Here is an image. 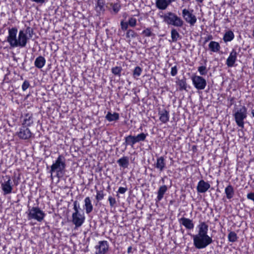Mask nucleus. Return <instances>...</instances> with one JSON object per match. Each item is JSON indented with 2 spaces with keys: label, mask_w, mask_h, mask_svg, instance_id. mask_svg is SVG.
Listing matches in <instances>:
<instances>
[{
  "label": "nucleus",
  "mask_w": 254,
  "mask_h": 254,
  "mask_svg": "<svg viewBox=\"0 0 254 254\" xmlns=\"http://www.w3.org/2000/svg\"><path fill=\"white\" fill-rule=\"evenodd\" d=\"M17 29L16 27L8 29L7 41L10 47L12 48L25 47L29 39L27 34L30 33L31 28L28 27L25 32L23 30H20L18 33V37H17Z\"/></svg>",
  "instance_id": "obj_1"
},
{
  "label": "nucleus",
  "mask_w": 254,
  "mask_h": 254,
  "mask_svg": "<svg viewBox=\"0 0 254 254\" xmlns=\"http://www.w3.org/2000/svg\"><path fill=\"white\" fill-rule=\"evenodd\" d=\"M193 245L198 249L205 248L211 244L212 242V238L208 235H193L192 236Z\"/></svg>",
  "instance_id": "obj_2"
},
{
  "label": "nucleus",
  "mask_w": 254,
  "mask_h": 254,
  "mask_svg": "<svg viewBox=\"0 0 254 254\" xmlns=\"http://www.w3.org/2000/svg\"><path fill=\"white\" fill-rule=\"evenodd\" d=\"M65 166L64 157L62 155H59L51 167V175L52 176L53 173L56 172L57 177H60L64 173Z\"/></svg>",
  "instance_id": "obj_3"
},
{
  "label": "nucleus",
  "mask_w": 254,
  "mask_h": 254,
  "mask_svg": "<svg viewBox=\"0 0 254 254\" xmlns=\"http://www.w3.org/2000/svg\"><path fill=\"white\" fill-rule=\"evenodd\" d=\"M161 17L163 19V21L169 25L181 27L184 24V21L181 18L171 12H168Z\"/></svg>",
  "instance_id": "obj_4"
},
{
  "label": "nucleus",
  "mask_w": 254,
  "mask_h": 254,
  "mask_svg": "<svg viewBox=\"0 0 254 254\" xmlns=\"http://www.w3.org/2000/svg\"><path fill=\"white\" fill-rule=\"evenodd\" d=\"M233 116L237 125L241 128L244 127V120L247 117V109L244 106L240 108H236L233 112Z\"/></svg>",
  "instance_id": "obj_5"
},
{
  "label": "nucleus",
  "mask_w": 254,
  "mask_h": 254,
  "mask_svg": "<svg viewBox=\"0 0 254 254\" xmlns=\"http://www.w3.org/2000/svg\"><path fill=\"white\" fill-rule=\"evenodd\" d=\"M46 216L45 213L38 207H32L28 209L27 217L28 220H35L38 222L43 220Z\"/></svg>",
  "instance_id": "obj_6"
},
{
  "label": "nucleus",
  "mask_w": 254,
  "mask_h": 254,
  "mask_svg": "<svg viewBox=\"0 0 254 254\" xmlns=\"http://www.w3.org/2000/svg\"><path fill=\"white\" fill-rule=\"evenodd\" d=\"M192 84L197 90H203L206 86V80L199 75H193L191 77Z\"/></svg>",
  "instance_id": "obj_7"
},
{
  "label": "nucleus",
  "mask_w": 254,
  "mask_h": 254,
  "mask_svg": "<svg viewBox=\"0 0 254 254\" xmlns=\"http://www.w3.org/2000/svg\"><path fill=\"white\" fill-rule=\"evenodd\" d=\"M72 222L77 228L81 227L85 222V216L84 214L80 212H73L72 214Z\"/></svg>",
  "instance_id": "obj_8"
},
{
  "label": "nucleus",
  "mask_w": 254,
  "mask_h": 254,
  "mask_svg": "<svg viewBox=\"0 0 254 254\" xmlns=\"http://www.w3.org/2000/svg\"><path fill=\"white\" fill-rule=\"evenodd\" d=\"M109 245L107 241H99L95 246V254H106L109 251Z\"/></svg>",
  "instance_id": "obj_9"
},
{
  "label": "nucleus",
  "mask_w": 254,
  "mask_h": 254,
  "mask_svg": "<svg viewBox=\"0 0 254 254\" xmlns=\"http://www.w3.org/2000/svg\"><path fill=\"white\" fill-rule=\"evenodd\" d=\"M192 10L190 11L187 9H184L182 11L183 16L185 21L191 26H193L196 22V17L192 13Z\"/></svg>",
  "instance_id": "obj_10"
},
{
  "label": "nucleus",
  "mask_w": 254,
  "mask_h": 254,
  "mask_svg": "<svg viewBox=\"0 0 254 254\" xmlns=\"http://www.w3.org/2000/svg\"><path fill=\"white\" fill-rule=\"evenodd\" d=\"M5 179L1 184V188L4 194H7L11 193L12 190V185L10 177L9 176H5Z\"/></svg>",
  "instance_id": "obj_11"
},
{
  "label": "nucleus",
  "mask_w": 254,
  "mask_h": 254,
  "mask_svg": "<svg viewBox=\"0 0 254 254\" xmlns=\"http://www.w3.org/2000/svg\"><path fill=\"white\" fill-rule=\"evenodd\" d=\"M237 53L235 49H233L227 59L226 64L228 67H233L237 61Z\"/></svg>",
  "instance_id": "obj_12"
},
{
  "label": "nucleus",
  "mask_w": 254,
  "mask_h": 254,
  "mask_svg": "<svg viewBox=\"0 0 254 254\" xmlns=\"http://www.w3.org/2000/svg\"><path fill=\"white\" fill-rule=\"evenodd\" d=\"M210 187V185L208 182L202 180L198 182L196 189L198 192L204 193L208 190Z\"/></svg>",
  "instance_id": "obj_13"
},
{
  "label": "nucleus",
  "mask_w": 254,
  "mask_h": 254,
  "mask_svg": "<svg viewBox=\"0 0 254 254\" xmlns=\"http://www.w3.org/2000/svg\"><path fill=\"white\" fill-rule=\"evenodd\" d=\"M179 222L188 230H192L194 228V225L193 221L189 218L182 217L179 220Z\"/></svg>",
  "instance_id": "obj_14"
},
{
  "label": "nucleus",
  "mask_w": 254,
  "mask_h": 254,
  "mask_svg": "<svg viewBox=\"0 0 254 254\" xmlns=\"http://www.w3.org/2000/svg\"><path fill=\"white\" fill-rule=\"evenodd\" d=\"M176 0H156V6L160 10H165L171 4Z\"/></svg>",
  "instance_id": "obj_15"
},
{
  "label": "nucleus",
  "mask_w": 254,
  "mask_h": 254,
  "mask_svg": "<svg viewBox=\"0 0 254 254\" xmlns=\"http://www.w3.org/2000/svg\"><path fill=\"white\" fill-rule=\"evenodd\" d=\"M17 134L20 138L27 139L31 136L32 133L29 128L23 127L20 129Z\"/></svg>",
  "instance_id": "obj_16"
},
{
  "label": "nucleus",
  "mask_w": 254,
  "mask_h": 254,
  "mask_svg": "<svg viewBox=\"0 0 254 254\" xmlns=\"http://www.w3.org/2000/svg\"><path fill=\"white\" fill-rule=\"evenodd\" d=\"M159 120L164 124L167 123L170 119L169 112L166 109L159 111Z\"/></svg>",
  "instance_id": "obj_17"
},
{
  "label": "nucleus",
  "mask_w": 254,
  "mask_h": 254,
  "mask_svg": "<svg viewBox=\"0 0 254 254\" xmlns=\"http://www.w3.org/2000/svg\"><path fill=\"white\" fill-rule=\"evenodd\" d=\"M197 227L198 228L197 235H208V226L205 222H200Z\"/></svg>",
  "instance_id": "obj_18"
},
{
  "label": "nucleus",
  "mask_w": 254,
  "mask_h": 254,
  "mask_svg": "<svg viewBox=\"0 0 254 254\" xmlns=\"http://www.w3.org/2000/svg\"><path fill=\"white\" fill-rule=\"evenodd\" d=\"M154 166L155 167L158 169L160 171H163L166 166V163L164 157L161 156L158 158L156 160V162Z\"/></svg>",
  "instance_id": "obj_19"
},
{
  "label": "nucleus",
  "mask_w": 254,
  "mask_h": 254,
  "mask_svg": "<svg viewBox=\"0 0 254 254\" xmlns=\"http://www.w3.org/2000/svg\"><path fill=\"white\" fill-rule=\"evenodd\" d=\"M208 46L209 50L213 53H218L221 49L219 43L214 41H210Z\"/></svg>",
  "instance_id": "obj_20"
},
{
  "label": "nucleus",
  "mask_w": 254,
  "mask_h": 254,
  "mask_svg": "<svg viewBox=\"0 0 254 254\" xmlns=\"http://www.w3.org/2000/svg\"><path fill=\"white\" fill-rule=\"evenodd\" d=\"M84 208L85 210L86 213L87 214L91 213L93 210V206L92 204L90 197L88 196L85 197L84 200Z\"/></svg>",
  "instance_id": "obj_21"
},
{
  "label": "nucleus",
  "mask_w": 254,
  "mask_h": 254,
  "mask_svg": "<svg viewBox=\"0 0 254 254\" xmlns=\"http://www.w3.org/2000/svg\"><path fill=\"white\" fill-rule=\"evenodd\" d=\"M45 64L46 60L42 56L37 57L34 62L35 66L38 68H42L45 65Z\"/></svg>",
  "instance_id": "obj_22"
},
{
  "label": "nucleus",
  "mask_w": 254,
  "mask_h": 254,
  "mask_svg": "<svg viewBox=\"0 0 254 254\" xmlns=\"http://www.w3.org/2000/svg\"><path fill=\"white\" fill-rule=\"evenodd\" d=\"M225 193L226 194V197L228 199H230L233 197L234 195V190L233 187L229 185L225 189Z\"/></svg>",
  "instance_id": "obj_23"
},
{
  "label": "nucleus",
  "mask_w": 254,
  "mask_h": 254,
  "mask_svg": "<svg viewBox=\"0 0 254 254\" xmlns=\"http://www.w3.org/2000/svg\"><path fill=\"white\" fill-rule=\"evenodd\" d=\"M234 37L235 35L233 31L231 30H228L225 33L223 37V40L225 43H227L232 41L234 39Z\"/></svg>",
  "instance_id": "obj_24"
},
{
  "label": "nucleus",
  "mask_w": 254,
  "mask_h": 254,
  "mask_svg": "<svg viewBox=\"0 0 254 254\" xmlns=\"http://www.w3.org/2000/svg\"><path fill=\"white\" fill-rule=\"evenodd\" d=\"M125 143L126 145H130L132 147L137 143L135 136L131 135L125 137Z\"/></svg>",
  "instance_id": "obj_25"
},
{
  "label": "nucleus",
  "mask_w": 254,
  "mask_h": 254,
  "mask_svg": "<svg viewBox=\"0 0 254 254\" xmlns=\"http://www.w3.org/2000/svg\"><path fill=\"white\" fill-rule=\"evenodd\" d=\"M117 163L119 164L120 166L124 168H127L129 164L128 158L127 157L124 156L117 161Z\"/></svg>",
  "instance_id": "obj_26"
},
{
  "label": "nucleus",
  "mask_w": 254,
  "mask_h": 254,
  "mask_svg": "<svg viewBox=\"0 0 254 254\" xmlns=\"http://www.w3.org/2000/svg\"><path fill=\"white\" fill-rule=\"evenodd\" d=\"M105 2L104 0H97L95 6V9L98 13H101L104 11Z\"/></svg>",
  "instance_id": "obj_27"
},
{
  "label": "nucleus",
  "mask_w": 254,
  "mask_h": 254,
  "mask_svg": "<svg viewBox=\"0 0 254 254\" xmlns=\"http://www.w3.org/2000/svg\"><path fill=\"white\" fill-rule=\"evenodd\" d=\"M167 190V187L166 186L164 185L162 186H161L159 190L158 191V195H157V199L159 201L161 200L163 197L164 193L166 192V191Z\"/></svg>",
  "instance_id": "obj_28"
},
{
  "label": "nucleus",
  "mask_w": 254,
  "mask_h": 254,
  "mask_svg": "<svg viewBox=\"0 0 254 254\" xmlns=\"http://www.w3.org/2000/svg\"><path fill=\"white\" fill-rule=\"evenodd\" d=\"M106 119L109 122L116 121L119 119V115L117 113L112 114L110 112H108L106 116Z\"/></svg>",
  "instance_id": "obj_29"
},
{
  "label": "nucleus",
  "mask_w": 254,
  "mask_h": 254,
  "mask_svg": "<svg viewBox=\"0 0 254 254\" xmlns=\"http://www.w3.org/2000/svg\"><path fill=\"white\" fill-rule=\"evenodd\" d=\"M137 36V33L132 29H129L127 31L126 33L127 38L129 39V41H130L131 38H134Z\"/></svg>",
  "instance_id": "obj_30"
},
{
  "label": "nucleus",
  "mask_w": 254,
  "mask_h": 254,
  "mask_svg": "<svg viewBox=\"0 0 254 254\" xmlns=\"http://www.w3.org/2000/svg\"><path fill=\"white\" fill-rule=\"evenodd\" d=\"M228 239L229 241L231 242H235L237 240L238 237L235 232L231 231L228 234Z\"/></svg>",
  "instance_id": "obj_31"
},
{
  "label": "nucleus",
  "mask_w": 254,
  "mask_h": 254,
  "mask_svg": "<svg viewBox=\"0 0 254 254\" xmlns=\"http://www.w3.org/2000/svg\"><path fill=\"white\" fill-rule=\"evenodd\" d=\"M171 34L172 41L176 42L180 36V35L178 31L176 29H173L171 30Z\"/></svg>",
  "instance_id": "obj_32"
},
{
  "label": "nucleus",
  "mask_w": 254,
  "mask_h": 254,
  "mask_svg": "<svg viewBox=\"0 0 254 254\" xmlns=\"http://www.w3.org/2000/svg\"><path fill=\"white\" fill-rule=\"evenodd\" d=\"M147 135V133L145 134L144 133H141L137 134L136 136H135L136 142H139L140 141H144Z\"/></svg>",
  "instance_id": "obj_33"
},
{
  "label": "nucleus",
  "mask_w": 254,
  "mask_h": 254,
  "mask_svg": "<svg viewBox=\"0 0 254 254\" xmlns=\"http://www.w3.org/2000/svg\"><path fill=\"white\" fill-rule=\"evenodd\" d=\"M105 194L104 193V191L102 190H96V199L97 201H100L102 200L104 197Z\"/></svg>",
  "instance_id": "obj_34"
},
{
  "label": "nucleus",
  "mask_w": 254,
  "mask_h": 254,
  "mask_svg": "<svg viewBox=\"0 0 254 254\" xmlns=\"http://www.w3.org/2000/svg\"><path fill=\"white\" fill-rule=\"evenodd\" d=\"M197 70L201 75H205L207 73V69L206 68V66L205 65L199 66Z\"/></svg>",
  "instance_id": "obj_35"
},
{
  "label": "nucleus",
  "mask_w": 254,
  "mask_h": 254,
  "mask_svg": "<svg viewBox=\"0 0 254 254\" xmlns=\"http://www.w3.org/2000/svg\"><path fill=\"white\" fill-rule=\"evenodd\" d=\"M141 72L142 69L139 66L135 67L133 72V76L134 78H136L137 77L140 76Z\"/></svg>",
  "instance_id": "obj_36"
},
{
  "label": "nucleus",
  "mask_w": 254,
  "mask_h": 254,
  "mask_svg": "<svg viewBox=\"0 0 254 254\" xmlns=\"http://www.w3.org/2000/svg\"><path fill=\"white\" fill-rule=\"evenodd\" d=\"M122 68L120 66H115L112 68V73L118 76H120Z\"/></svg>",
  "instance_id": "obj_37"
},
{
  "label": "nucleus",
  "mask_w": 254,
  "mask_h": 254,
  "mask_svg": "<svg viewBox=\"0 0 254 254\" xmlns=\"http://www.w3.org/2000/svg\"><path fill=\"white\" fill-rule=\"evenodd\" d=\"M178 85L180 90H185L187 88L186 82L184 80H180L178 82Z\"/></svg>",
  "instance_id": "obj_38"
},
{
  "label": "nucleus",
  "mask_w": 254,
  "mask_h": 254,
  "mask_svg": "<svg viewBox=\"0 0 254 254\" xmlns=\"http://www.w3.org/2000/svg\"><path fill=\"white\" fill-rule=\"evenodd\" d=\"M111 6H112V9H113V11H114V12L116 13H118L121 8L120 5L118 3H114V4L111 3Z\"/></svg>",
  "instance_id": "obj_39"
},
{
  "label": "nucleus",
  "mask_w": 254,
  "mask_h": 254,
  "mask_svg": "<svg viewBox=\"0 0 254 254\" xmlns=\"http://www.w3.org/2000/svg\"><path fill=\"white\" fill-rule=\"evenodd\" d=\"M152 29L150 28H147L144 29L142 34L146 37H150L152 35Z\"/></svg>",
  "instance_id": "obj_40"
},
{
  "label": "nucleus",
  "mask_w": 254,
  "mask_h": 254,
  "mask_svg": "<svg viewBox=\"0 0 254 254\" xmlns=\"http://www.w3.org/2000/svg\"><path fill=\"white\" fill-rule=\"evenodd\" d=\"M128 25L131 27H134L136 25V19L135 18L131 17L128 19Z\"/></svg>",
  "instance_id": "obj_41"
},
{
  "label": "nucleus",
  "mask_w": 254,
  "mask_h": 254,
  "mask_svg": "<svg viewBox=\"0 0 254 254\" xmlns=\"http://www.w3.org/2000/svg\"><path fill=\"white\" fill-rule=\"evenodd\" d=\"M80 205L77 201H74L73 202V212H80L79 211Z\"/></svg>",
  "instance_id": "obj_42"
},
{
  "label": "nucleus",
  "mask_w": 254,
  "mask_h": 254,
  "mask_svg": "<svg viewBox=\"0 0 254 254\" xmlns=\"http://www.w3.org/2000/svg\"><path fill=\"white\" fill-rule=\"evenodd\" d=\"M108 200L109 201V203H110V205L111 206V207H113L114 206V205L116 204V199L114 197H113L112 196H109V197H108Z\"/></svg>",
  "instance_id": "obj_43"
},
{
  "label": "nucleus",
  "mask_w": 254,
  "mask_h": 254,
  "mask_svg": "<svg viewBox=\"0 0 254 254\" xmlns=\"http://www.w3.org/2000/svg\"><path fill=\"white\" fill-rule=\"evenodd\" d=\"M29 86V82L27 80L24 81L22 85V89L23 91H25Z\"/></svg>",
  "instance_id": "obj_44"
},
{
  "label": "nucleus",
  "mask_w": 254,
  "mask_h": 254,
  "mask_svg": "<svg viewBox=\"0 0 254 254\" xmlns=\"http://www.w3.org/2000/svg\"><path fill=\"white\" fill-rule=\"evenodd\" d=\"M128 24L127 22H124V21H121V28L123 30H126L128 28Z\"/></svg>",
  "instance_id": "obj_45"
},
{
  "label": "nucleus",
  "mask_w": 254,
  "mask_h": 254,
  "mask_svg": "<svg viewBox=\"0 0 254 254\" xmlns=\"http://www.w3.org/2000/svg\"><path fill=\"white\" fill-rule=\"evenodd\" d=\"M178 72V69L176 66H174L171 68V74L173 76H175Z\"/></svg>",
  "instance_id": "obj_46"
},
{
  "label": "nucleus",
  "mask_w": 254,
  "mask_h": 254,
  "mask_svg": "<svg viewBox=\"0 0 254 254\" xmlns=\"http://www.w3.org/2000/svg\"><path fill=\"white\" fill-rule=\"evenodd\" d=\"M127 188L120 187L118 189V192L124 194L127 191Z\"/></svg>",
  "instance_id": "obj_47"
},
{
  "label": "nucleus",
  "mask_w": 254,
  "mask_h": 254,
  "mask_svg": "<svg viewBox=\"0 0 254 254\" xmlns=\"http://www.w3.org/2000/svg\"><path fill=\"white\" fill-rule=\"evenodd\" d=\"M247 197L248 199L253 200L254 202V192H250L248 193Z\"/></svg>",
  "instance_id": "obj_48"
},
{
  "label": "nucleus",
  "mask_w": 254,
  "mask_h": 254,
  "mask_svg": "<svg viewBox=\"0 0 254 254\" xmlns=\"http://www.w3.org/2000/svg\"><path fill=\"white\" fill-rule=\"evenodd\" d=\"M213 39V36L211 35H209L207 37L204 38V43H206L210 40H211Z\"/></svg>",
  "instance_id": "obj_49"
},
{
  "label": "nucleus",
  "mask_w": 254,
  "mask_h": 254,
  "mask_svg": "<svg viewBox=\"0 0 254 254\" xmlns=\"http://www.w3.org/2000/svg\"><path fill=\"white\" fill-rule=\"evenodd\" d=\"M31 1L35 2L37 3L42 4L45 2V0H30Z\"/></svg>",
  "instance_id": "obj_50"
},
{
  "label": "nucleus",
  "mask_w": 254,
  "mask_h": 254,
  "mask_svg": "<svg viewBox=\"0 0 254 254\" xmlns=\"http://www.w3.org/2000/svg\"><path fill=\"white\" fill-rule=\"evenodd\" d=\"M252 114L253 115V116L254 117V110H253L252 111Z\"/></svg>",
  "instance_id": "obj_51"
},
{
  "label": "nucleus",
  "mask_w": 254,
  "mask_h": 254,
  "mask_svg": "<svg viewBox=\"0 0 254 254\" xmlns=\"http://www.w3.org/2000/svg\"><path fill=\"white\" fill-rule=\"evenodd\" d=\"M29 37H32V36L30 35V34H29Z\"/></svg>",
  "instance_id": "obj_52"
}]
</instances>
